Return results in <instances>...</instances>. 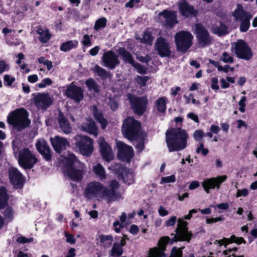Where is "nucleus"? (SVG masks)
I'll list each match as a JSON object with an SVG mask.
<instances>
[{
    "label": "nucleus",
    "instance_id": "obj_1",
    "mask_svg": "<svg viewBox=\"0 0 257 257\" xmlns=\"http://www.w3.org/2000/svg\"><path fill=\"white\" fill-rule=\"evenodd\" d=\"M119 186V183L115 180L109 182L108 187L98 181H92L85 188V197L88 199L105 200L107 203H110L121 198V194L117 191Z\"/></svg>",
    "mask_w": 257,
    "mask_h": 257
},
{
    "label": "nucleus",
    "instance_id": "obj_2",
    "mask_svg": "<svg viewBox=\"0 0 257 257\" xmlns=\"http://www.w3.org/2000/svg\"><path fill=\"white\" fill-rule=\"evenodd\" d=\"M189 135L180 127L168 130L166 133V142L169 152L179 151L187 146Z\"/></svg>",
    "mask_w": 257,
    "mask_h": 257
},
{
    "label": "nucleus",
    "instance_id": "obj_3",
    "mask_svg": "<svg viewBox=\"0 0 257 257\" xmlns=\"http://www.w3.org/2000/svg\"><path fill=\"white\" fill-rule=\"evenodd\" d=\"M28 112L23 108L17 109L9 114L7 122L15 129L21 131L28 127L31 122Z\"/></svg>",
    "mask_w": 257,
    "mask_h": 257
},
{
    "label": "nucleus",
    "instance_id": "obj_4",
    "mask_svg": "<svg viewBox=\"0 0 257 257\" xmlns=\"http://www.w3.org/2000/svg\"><path fill=\"white\" fill-rule=\"evenodd\" d=\"M67 160L69 167L66 171V174L70 179L73 181H80L85 172L84 165L80 163L76 156L72 154H68Z\"/></svg>",
    "mask_w": 257,
    "mask_h": 257
},
{
    "label": "nucleus",
    "instance_id": "obj_5",
    "mask_svg": "<svg viewBox=\"0 0 257 257\" xmlns=\"http://www.w3.org/2000/svg\"><path fill=\"white\" fill-rule=\"evenodd\" d=\"M14 153H18V163L21 167L24 169H31L37 162V159L35 155L28 148H23L19 150L17 147V142H12Z\"/></svg>",
    "mask_w": 257,
    "mask_h": 257
},
{
    "label": "nucleus",
    "instance_id": "obj_6",
    "mask_svg": "<svg viewBox=\"0 0 257 257\" xmlns=\"http://www.w3.org/2000/svg\"><path fill=\"white\" fill-rule=\"evenodd\" d=\"M140 127L141 123L139 121L128 117L123 121L122 132L127 139L135 140L138 138Z\"/></svg>",
    "mask_w": 257,
    "mask_h": 257
},
{
    "label": "nucleus",
    "instance_id": "obj_7",
    "mask_svg": "<svg viewBox=\"0 0 257 257\" xmlns=\"http://www.w3.org/2000/svg\"><path fill=\"white\" fill-rule=\"evenodd\" d=\"M192 35L187 32L182 31L177 33L175 36L177 50L185 53L192 44Z\"/></svg>",
    "mask_w": 257,
    "mask_h": 257
},
{
    "label": "nucleus",
    "instance_id": "obj_8",
    "mask_svg": "<svg viewBox=\"0 0 257 257\" xmlns=\"http://www.w3.org/2000/svg\"><path fill=\"white\" fill-rule=\"evenodd\" d=\"M236 56L246 61L250 60L253 53L248 44L243 40H238L232 44Z\"/></svg>",
    "mask_w": 257,
    "mask_h": 257
},
{
    "label": "nucleus",
    "instance_id": "obj_9",
    "mask_svg": "<svg viewBox=\"0 0 257 257\" xmlns=\"http://www.w3.org/2000/svg\"><path fill=\"white\" fill-rule=\"evenodd\" d=\"M75 146L83 155L89 156L93 150V140L89 137L78 135L74 137Z\"/></svg>",
    "mask_w": 257,
    "mask_h": 257
},
{
    "label": "nucleus",
    "instance_id": "obj_10",
    "mask_svg": "<svg viewBox=\"0 0 257 257\" xmlns=\"http://www.w3.org/2000/svg\"><path fill=\"white\" fill-rule=\"evenodd\" d=\"M233 15L236 20L241 22L240 31L242 32H246L250 26V20L251 18V16L246 13L239 4L237 5V7L234 11Z\"/></svg>",
    "mask_w": 257,
    "mask_h": 257
},
{
    "label": "nucleus",
    "instance_id": "obj_11",
    "mask_svg": "<svg viewBox=\"0 0 257 257\" xmlns=\"http://www.w3.org/2000/svg\"><path fill=\"white\" fill-rule=\"evenodd\" d=\"M128 98L134 112L139 115H141L145 111L148 102L146 97H136L130 94L128 95Z\"/></svg>",
    "mask_w": 257,
    "mask_h": 257
},
{
    "label": "nucleus",
    "instance_id": "obj_12",
    "mask_svg": "<svg viewBox=\"0 0 257 257\" xmlns=\"http://www.w3.org/2000/svg\"><path fill=\"white\" fill-rule=\"evenodd\" d=\"M195 32L200 46L204 47L211 43L212 39L208 31L202 25L199 24H196Z\"/></svg>",
    "mask_w": 257,
    "mask_h": 257
},
{
    "label": "nucleus",
    "instance_id": "obj_13",
    "mask_svg": "<svg viewBox=\"0 0 257 257\" xmlns=\"http://www.w3.org/2000/svg\"><path fill=\"white\" fill-rule=\"evenodd\" d=\"M227 179L226 175L219 176L216 177L205 179L202 182V186L207 193H209L210 189L220 188V184Z\"/></svg>",
    "mask_w": 257,
    "mask_h": 257
},
{
    "label": "nucleus",
    "instance_id": "obj_14",
    "mask_svg": "<svg viewBox=\"0 0 257 257\" xmlns=\"http://www.w3.org/2000/svg\"><path fill=\"white\" fill-rule=\"evenodd\" d=\"M116 146L118 148V157L127 162H129L134 156L133 149L121 141H116Z\"/></svg>",
    "mask_w": 257,
    "mask_h": 257
},
{
    "label": "nucleus",
    "instance_id": "obj_15",
    "mask_svg": "<svg viewBox=\"0 0 257 257\" xmlns=\"http://www.w3.org/2000/svg\"><path fill=\"white\" fill-rule=\"evenodd\" d=\"M159 18L164 21L165 26L172 28L178 23L177 12L165 10L159 14Z\"/></svg>",
    "mask_w": 257,
    "mask_h": 257
},
{
    "label": "nucleus",
    "instance_id": "obj_16",
    "mask_svg": "<svg viewBox=\"0 0 257 257\" xmlns=\"http://www.w3.org/2000/svg\"><path fill=\"white\" fill-rule=\"evenodd\" d=\"M65 95L67 97L78 103L82 100L84 97L83 92L81 88L75 85L73 82H72L67 87Z\"/></svg>",
    "mask_w": 257,
    "mask_h": 257
},
{
    "label": "nucleus",
    "instance_id": "obj_17",
    "mask_svg": "<svg viewBox=\"0 0 257 257\" xmlns=\"http://www.w3.org/2000/svg\"><path fill=\"white\" fill-rule=\"evenodd\" d=\"M33 99L36 107L42 109H47L53 102L52 97L48 93H38Z\"/></svg>",
    "mask_w": 257,
    "mask_h": 257
},
{
    "label": "nucleus",
    "instance_id": "obj_18",
    "mask_svg": "<svg viewBox=\"0 0 257 257\" xmlns=\"http://www.w3.org/2000/svg\"><path fill=\"white\" fill-rule=\"evenodd\" d=\"M155 49L161 57H168L171 55L170 44L163 38L160 37L157 39Z\"/></svg>",
    "mask_w": 257,
    "mask_h": 257
},
{
    "label": "nucleus",
    "instance_id": "obj_19",
    "mask_svg": "<svg viewBox=\"0 0 257 257\" xmlns=\"http://www.w3.org/2000/svg\"><path fill=\"white\" fill-rule=\"evenodd\" d=\"M102 59L103 66L110 69H113L120 63L118 56L111 50L104 53Z\"/></svg>",
    "mask_w": 257,
    "mask_h": 257
},
{
    "label": "nucleus",
    "instance_id": "obj_20",
    "mask_svg": "<svg viewBox=\"0 0 257 257\" xmlns=\"http://www.w3.org/2000/svg\"><path fill=\"white\" fill-rule=\"evenodd\" d=\"M98 144L102 158L107 162L111 161L113 159V154L109 145L102 137L99 138Z\"/></svg>",
    "mask_w": 257,
    "mask_h": 257
},
{
    "label": "nucleus",
    "instance_id": "obj_21",
    "mask_svg": "<svg viewBox=\"0 0 257 257\" xmlns=\"http://www.w3.org/2000/svg\"><path fill=\"white\" fill-rule=\"evenodd\" d=\"M9 176L11 182L16 187L20 188L24 182V177L17 168L11 167L9 169Z\"/></svg>",
    "mask_w": 257,
    "mask_h": 257
},
{
    "label": "nucleus",
    "instance_id": "obj_22",
    "mask_svg": "<svg viewBox=\"0 0 257 257\" xmlns=\"http://www.w3.org/2000/svg\"><path fill=\"white\" fill-rule=\"evenodd\" d=\"M50 140L54 149L58 153H61L69 145V142L66 139L59 136L51 138Z\"/></svg>",
    "mask_w": 257,
    "mask_h": 257
},
{
    "label": "nucleus",
    "instance_id": "obj_23",
    "mask_svg": "<svg viewBox=\"0 0 257 257\" xmlns=\"http://www.w3.org/2000/svg\"><path fill=\"white\" fill-rule=\"evenodd\" d=\"M36 147L39 152L47 161L51 160V150L46 141L44 139H39L36 144Z\"/></svg>",
    "mask_w": 257,
    "mask_h": 257
},
{
    "label": "nucleus",
    "instance_id": "obj_24",
    "mask_svg": "<svg viewBox=\"0 0 257 257\" xmlns=\"http://www.w3.org/2000/svg\"><path fill=\"white\" fill-rule=\"evenodd\" d=\"M179 10L182 15L186 17L195 16L196 12L194 8L190 6L185 0L178 1Z\"/></svg>",
    "mask_w": 257,
    "mask_h": 257
},
{
    "label": "nucleus",
    "instance_id": "obj_25",
    "mask_svg": "<svg viewBox=\"0 0 257 257\" xmlns=\"http://www.w3.org/2000/svg\"><path fill=\"white\" fill-rule=\"evenodd\" d=\"M57 121L59 127L64 134H69L71 133L72 130L71 126L68 119L61 111L59 112Z\"/></svg>",
    "mask_w": 257,
    "mask_h": 257
},
{
    "label": "nucleus",
    "instance_id": "obj_26",
    "mask_svg": "<svg viewBox=\"0 0 257 257\" xmlns=\"http://www.w3.org/2000/svg\"><path fill=\"white\" fill-rule=\"evenodd\" d=\"M83 131L96 137L98 135L97 128L92 119H86L81 124Z\"/></svg>",
    "mask_w": 257,
    "mask_h": 257
},
{
    "label": "nucleus",
    "instance_id": "obj_27",
    "mask_svg": "<svg viewBox=\"0 0 257 257\" xmlns=\"http://www.w3.org/2000/svg\"><path fill=\"white\" fill-rule=\"evenodd\" d=\"M92 171L96 178L99 180L103 181L106 179L105 170L101 164L98 163L94 165Z\"/></svg>",
    "mask_w": 257,
    "mask_h": 257
},
{
    "label": "nucleus",
    "instance_id": "obj_28",
    "mask_svg": "<svg viewBox=\"0 0 257 257\" xmlns=\"http://www.w3.org/2000/svg\"><path fill=\"white\" fill-rule=\"evenodd\" d=\"M213 32L218 36L225 35L228 33V28L223 23H219L212 26Z\"/></svg>",
    "mask_w": 257,
    "mask_h": 257
},
{
    "label": "nucleus",
    "instance_id": "obj_29",
    "mask_svg": "<svg viewBox=\"0 0 257 257\" xmlns=\"http://www.w3.org/2000/svg\"><path fill=\"white\" fill-rule=\"evenodd\" d=\"M167 98L163 96L160 97L155 101V107L159 112L164 113L165 112L167 108Z\"/></svg>",
    "mask_w": 257,
    "mask_h": 257
},
{
    "label": "nucleus",
    "instance_id": "obj_30",
    "mask_svg": "<svg viewBox=\"0 0 257 257\" xmlns=\"http://www.w3.org/2000/svg\"><path fill=\"white\" fill-rule=\"evenodd\" d=\"M126 219V214L124 212H122L119 216V221L116 220L113 223L114 230L116 232L119 233L121 228L124 227V223Z\"/></svg>",
    "mask_w": 257,
    "mask_h": 257
},
{
    "label": "nucleus",
    "instance_id": "obj_31",
    "mask_svg": "<svg viewBox=\"0 0 257 257\" xmlns=\"http://www.w3.org/2000/svg\"><path fill=\"white\" fill-rule=\"evenodd\" d=\"M118 52L121 57H122L124 62H127L132 64L135 61L133 59L132 55L125 48H120L118 50Z\"/></svg>",
    "mask_w": 257,
    "mask_h": 257
},
{
    "label": "nucleus",
    "instance_id": "obj_32",
    "mask_svg": "<svg viewBox=\"0 0 257 257\" xmlns=\"http://www.w3.org/2000/svg\"><path fill=\"white\" fill-rule=\"evenodd\" d=\"M93 115L95 119L100 123L102 129H104L107 124L106 120L103 118L101 112L99 111L95 106L93 108Z\"/></svg>",
    "mask_w": 257,
    "mask_h": 257
},
{
    "label": "nucleus",
    "instance_id": "obj_33",
    "mask_svg": "<svg viewBox=\"0 0 257 257\" xmlns=\"http://www.w3.org/2000/svg\"><path fill=\"white\" fill-rule=\"evenodd\" d=\"M100 242V245L104 248L109 247L113 241V237L109 235H100L99 236Z\"/></svg>",
    "mask_w": 257,
    "mask_h": 257
},
{
    "label": "nucleus",
    "instance_id": "obj_34",
    "mask_svg": "<svg viewBox=\"0 0 257 257\" xmlns=\"http://www.w3.org/2000/svg\"><path fill=\"white\" fill-rule=\"evenodd\" d=\"M78 43L77 41L71 40L67 41L62 44L60 47V50L62 51L67 52L70 51L72 49L76 48Z\"/></svg>",
    "mask_w": 257,
    "mask_h": 257
},
{
    "label": "nucleus",
    "instance_id": "obj_35",
    "mask_svg": "<svg viewBox=\"0 0 257 257\" xmlns=\"http://www.w3.org/2000/svg\"><path fill=\"white\" fill-rule=\"evenodd\" d=\"M37 32L40 35L39 39L42 43H45L50 39L51 35L49 33L48 30H43L39 28L38 29Z\"/></svg>",
    "mask_w": 257,
    "mask_h": 257
},
{
    "label": "nucleus",
    "instance_id": "obj_36",
    "mask_svg": "<svg viewBox=\"0 0 257 257\" xmlns=\"http://www.w3.org/2000/svg\"><path fill=\"white\" fill-rule=\"evenodd\" d=\"M8 197L5 188H0V209L4 208L8 203Z\"/></svg>",
    "mask_w": 257,
    "mask_h": 257
},
{
    "label": "nucleus",
    "instance_id": "obj_37",
    "mask_svg": "<svg viewBox=\"0 0 257 257\" xmlns=\"http://www.w3.org/2000/svg\"><path fill=\"white\" fill-rule=\"evenodd\" d=\"M92 70L103 79L109 78L110 76V74L109 72L97 65L95 66Z\"/></svg>",
    "mask_w": 257,
    "mask_h": 257
},
{
    "label": "nucleus",
    "instance_id": "obj_38",
    "mask_svg": "<svg viewBox=\"0 0 257 257\" xmlns=\"http://www.w3.org/2000/svg\"><path fill=\"white\" fill-rule=\"evenodd\" d=\"M110 252L111 256L119 257L123 253V250L122 247L118 243L114 242Z\"/></svg>",
    "mask_w": 257,
    "mask_h": 257
},
{
    "label": "nucleus",
    "instance_id": "obj_39",
    "mask_svg": "<svg viewBox=\"0 0 257 257\" xmlns=\"http://www.w3.org/2000/svg\"><path fill=\"white\" fill-rule=\"evenodd\" d=\"M134 177L133 173L128 170H124L122 174V179L123 182L127 185H130L134 183Z\"/></svg>",
    "mask_w": 257,
    "mask_h": 257
},
{
    "label": "nucleus",
    "instance_id": "obj_40",
    "mask_svg": "<svg viewBox=\"0 0 257 257\" xmlns=\"http://www.w3.org/2000/svg\"><path fill=\"white\" fill-rule=\"evenodd\" d=\"M106 23L107 19L104 17L101 18L95 21L94 29L95 31H98L100 29H103L106 27Z\"/></svg>",
    "mask_w": 257,
    "mask_h": 257
},
{
    "label": "nucleus",
    "instance_id": "obj_41",
    "mask_svg": "<svg viewBox=\"0 0 257 257\" xmlns=\"http://www.w3.org/2000/svg\"><path fill=\"white\" fill-rule=\"evenodd\" d=\"M231 240L229 241V239L224 238L223 240H220L217 241V242L218 243H219L220 245L225 243H228L231 242H235L238 244H240L242 242H245V241L242 237L237 238L235 236H233L231 238ZM216 241H217V240Z\"/></svg>",
    "mask_w": 257,
    "mask_h": 257
},
{
    "label": "nucleus",
    "instance_id": "obj_42",
    "mask_svg": "<svg viewBox=\"0 0 257 257\" xmlns=\"http://www.w3.org/2000/svg\"><path fill=\"white\" fill-rule=\"evenodd\" d=\"M85 84L88 88L89 90L91 91L93 90L95 92H97L99 91L98 86L94 79L92 78L89 79L85 81Z\"/></svg>",
    "mask_w": 257,
    "mask_h": 257
},
{
    "label": "nucleus",
    "instance_id": "obj_43",
    "mask_svg": "<svg viewBox=\"0 0 257 257\" xmlns=\"http://www.w3.org/2000/svg\"><path fill=\"white\" fill-rule=\"evenodd\" d=\"M154 38L152 36L150 32L146 31L144 32L141 41L148 45H152Z\"/></svg>",
    "mask_w": 257,
    "mask_h": 257
},
{
    "label": "nucleus",
    "instance_id": "obj_44",
    "mask_svg": "<svg viewBox=\"0 0 257 257\" xmlns=\"http://www.w3.org/2000/svg\"><path fill=\"white\" fill-rule=\"evenodd\" d=\"M220 60L225 63L232 64L234 62V58L233 55L229 54L226 52H224L222 53Z\"/></svg>",
    "mask_w": 257,
    "mask_h": 257
},
{
    "label": "nucleus",
    "instance_id": "obj_45",
    "mask_svg": "<svg viewBox=\"0 0 257 257\" xmlns=\"http://www.w3.org/2000/svg\"><path fill=\"white\" fill-rule=\"evenodd\" d=\"M184 97L186 100V103L189 104L192 103L194 104L199 105L200 104V102L199 100H196L193 97V95L192 93H190L188 95L185 94Z\"/></svg>",
    "mask_w": 257,
    "mask_h": 257
},
{
    "label": "nucleus",
    "instance_id": "obj_46",
    "mask_svg": "<svg viewBox=\"0 0 257 257\" xmlns=\"http://www.w3.org/2000/svg\"><path fill=\"white\" fill-rule=\"evenodd\" d=\"M38 61L39 63L43 64L44 65H46L48 70H50L53 67L52 62L48 60V59H46L45 57H40L38 58Z\"/></svg>",
    "mask_w": 257,
    "mask_h": 257
},
{
    "label": "nucleus",
    "instance_id": "obj_47",
    "mask_svg": "<svg viewBox=\"0 0 257 257\" xmlns=\"http://www.w3.org/2000/svg\"><path fill=\"white\" fill-rule=\"evenodd\" d=\"M204 136V133L201 130H196L193 134V137L196 141H201Z\"/></svg>",
    "mask_w": 257,
    "mask_h": 257
},
{
    "label": "nucleus",
    "instance_id": "obj_48",
    "mask_svg": "<svg viewBox=\"0 0 257 257\" xmlns=\"http://www.w3.org/2000/svg\"><path fill=\"white\" fill-rule=\"evenodd\" d=\"M148 79L149 77L146 76H137L135 78L136 82L142 86L146 85Z\"/></svg>",
    "mask_w": 257,
    "mask_h": 257
},
{
    "label": "nucleus",
    "instance_id": "obj_49",
    "mask_svg": "<svg viewBox=\"0 0 257 257\" xmlns=\"http://www.w3.org/2000/svg\"><path fill=\"white\" fill-rule=\"evenodd\" d=\"M176 181V177L174 175H172L169 176L162 177L160 181V184L173 183Z\"/></svg>",
    "mask_w": 257,
    "mask_h": 257
},
{
    "label": "nucleus",
    "instance_id": "obj_50",
    "mask_svg": "<svg viewBox=\"0 0 257 257\" xmlns=\"http://www.w3.org/2000/svg\"><path fill=\"white\" fill-rule=\"evenodd\" d=\"M196 152L198 154L201 153L203 156H206L208 153L209 150L208 149L204 148V144L201 143L196 148Z\"/></svg>",
    "mask_w": 257,
    "mask_h": 257
},
{
    "label": "nucleus",
    "instance_id": "obj_51",
    "mask_svg": "<svg viewBox=\"0 0 257 257\" xmlns=\"http://www.w3.org/2000/svg\"><path fill=\"white\" fill-rule=\"evenodd\" d=\"M132 65L137 70L138 73L141 74L146 73V69L138 62L134 61Z\"/></svg>",
    "mask_w": 257,
    "mask_h": 257
},
{
    "label": "nucleus",
    "instance_id": "obj_52",
    "mask_svg": "<svg viewBox=\"0 0 257 257\" xmlns=\"http://www.w3.org/2000/svg\"><path fill=\"white\" fill-rule=\"evenodd\" d=\"M182 252L180 248L174 247L170 257H182Z\"/></svg>",
    "mask_w": 257,
    "mask_h": 257
},
{
    "label": "nucleus",
    "instance_id": "obj_53",
    "mask_svg": "<svg viewBox=\"0 0 257 257\" xmlns=\"http://www.w3.org/2000/svg\"><path fill=\"white\" fill-rule=\"evenodd\" d=\"M4 80L6 85L10 86L15 81V78L14 77H11L9 75H5L4 77Z\"/></svg>",
    "mask_w": 257,
    "mask_h": 257
},
{
    "label": "nucleus",
    "instance_id": "obj_54",
    "mask_svg": "<svg viewBox=\"0 0 257 257\" xmlns=\"http://www.w3.org/2000/svg\"><path fill=\"white\" fill-rule=\"evenodd\" d=\"M246 100V98L245 96H243L241 97L240 100L238 102V104L239 105V110L241 112H244L245 111V107L246 106L245 101Z\"/></svg>",
    "mask_w": 257,
    "mask_h": 257
},
{
    "label": "nucleus",
    "instance_id": "obj_55",
    "mask_svg": "<svg viewBox=\"0 0 257 257\" xmlns=\"http://www.w3.org/2000/svg\"><path fill=\"white\" fill-rule=\"evenodd\" d=\"M52 83V81L49 78H46L43 79L42 82L38 84L40 88H44L47 85H50Z\"/></svg>",
    "mask_w": 257,
    "mask_h": 257
},
{
    "label": "nucleus",
    "instance_id": "obj_56",
    "mask_svg": "<svg viewBox=\"0 0 257 257\" xmlns=\"http://www.w3.org/2000/svg\"><path fill=\"white\" fill-rule=\"evenodd\" d=\"M5 217L11 220L13 217L14 212L12 208L8 207L4 211Z\"/></svg>",
    "mask_w": 257,
    "mask_h": 257
},
{
    "label": "nucleus",
    "instance_id": "obj_57",
    "mask_svg": "<svg viewBox=\"0 0 257 257\" xmlns=\"http://www.w3.org/2000/svg\"><path fill=\"white\" fill-rule=\"evenodd\" d=\"M65 236L66 238V241L67 242H69L71 244H74L75 243L76 240L74 238V236L72 234H70L68 232H65Z\"/></svg>",
    "mask_w": 257,
    "mask_h": 257
},
{
    "label": "nucleus",
    "instance_id": "obj_58",
    "mask_svg": "<svg viewBox=\"0 0 257 257\" xmlns=\"http://www.w3.org/2000/svg\"><path fill=\"white\" fill-rule=\"evenodd\" d=\"M135 147L137 149L138 152H142L144 148V143L143 140L139 141H136L135 143Z\"/></svg>",
    "mask_w": 257,
    "mask_h": 257
},
{
    "label": "nucleus",
    "instance_id": "obj_59",
    "mask_svg": "<svg viewBox=\"0 0 257 257\" xmlns=\"http://www.w3.org/2000/svg\"><path fill=\"white\" fill-rule=\"evenodd\" d=\"M248 194V190L246 188H244L241 190H237L236 192V197H239L240 196H246Z\"/></svg>",
    "mask_w": 257,
    "mask_h": 257
},
{
    "label": "nucleus",
    "instance_id": "obj_60",
    "mask_svg": "<svg viewBox=\"0 0 257 257\" xmlns=\"http://www.w3.org/2000/svg\"><path fill=\"white\" fill-rule=\"evenodd\" d=\"M218 80L216 77H213L211 79V87L213 90H217L219 87L218 85Z\"/></svg>",
    "mask_w": 257,
    "mask_h": 257
},
{
    "label": "nucleus",
    "instance_id": "obj_61",
    "mask_svg": "<svg viewBox=\"0 0 257 257\" xmlns=\"http://www.w3.org/2000/svg\"><path fill=\"white\" fill-rule=\"evenodd\" d=\"M9 65L4 60L0 61V74L9 69Z\"/></svg>",
    "mask_w": 257,
    "mask_h": 257
},
{
    "label": "nucleus",
    "instance_id": "obj_62",
    "mask_svg": "<svg viewBox=\"0 0 257 257\" xmlns=\"http://www.w3.org/2000/svg\"><path fill=\"white\" fill-rule=\"evenodd\" d=\"M140 2L141 0H130L125 4V6L126 8H133L135 5L139 3Z\"/></svg>",
    "mask_w": 257,
    "mask_h": 257
},
{
    "label": "nucleus",
    "instance_id": "obj_63",
    "mask_svg": "<svg viewBox=\"0 0 257 257\" xmlns=\"http://www.w3.org/2000/svg\"><path fill=\"white\" fill-rule=\"evenodd\" d=\"M177 218L176 216H172L166 222V225L167 226H172L176 223Z\"/></svg>",
    "mask_w": 257,
    "mask_h": 257
},
{
    "label": "nucleus",
    "instance_id": "obj_64",
    "mask_svg": "<svg viewBox=\"0 0 257 257\" xmlns=\"http://www.w3.org/2000/svg\"><path fill=\"white\" fill-rule=\"evenodd\" d=\"M33 240V238H27L24 236H20L18 237L17 241L20 243H25L27 242H30Z\"/></svg>",
    "mask_w": 257,
    "mask_h": 257
}]
</instances>
